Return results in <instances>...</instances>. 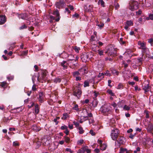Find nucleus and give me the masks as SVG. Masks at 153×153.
<instances>
[{"instance_id": "14", "label": "nucleus", "mask_w": 153, "mask_h": 153, "mask_svg": "<svg viewBox=\"0 0 153 153\" xmlns=\"http://www.w3.org/2000/svg\"><path fill=\"white\" fill-rule=\"evenodd\" d=\"M67 62V61H63L62 62L60 63V65L63 67V69L64 70L67 68L68 65Z\"/></svg>"}, {"instance_id": "58", "label": "nucleus", "mask_w": 153, "mask_h": 153, "mask_svg": "<svg viewBox=\"0 0 153 153\" xmlns=\"http://www.w3.org/2000/svg\"><path fill=\"white\" fill-rule=\"evenodd\" d=\"M142 13V11L140 10H139L138 11L136 12L137 15H140Z\"/></svg>"}, {"instance_id": "9", "label": "nucleus", "mask_w": 153, "mask_h": 153, "mask_svg": "<svg viewBox=\"0 0 153 153\" xmlns=\"http://www.w3.org/2000/svg\"><path fill=\"white\" fill-rule=\"evenodd\" d=\"M146 130L148 132L153 134V124H149L146 128Z\"/></svg>"}, {"instance_id": "19", "label": "nucleus", "mask_w": 153, "mask_h": 153, "mask_svg": "<svg viewBox=\"0 0 153 153\" xmlns=\"http://www.w3.org/2000/svg\"><path fill=\"white\" fill-rule=\"evenodd\" d=\"M143 54H142L141 57L138 58L137 59V62H138V64L139 65H140L142 64V62L143 61L144 59L143 58Z\"/></svg>"}, {"instance_id": "47", "label": "nucleus", "mask_w": 153, "mask_h": 153, "mask_svg": "<svg viewBox=\"0 0 153 153\" xmlns=\"http://www.w3.org/2000/svg\"><path fill=\"white\" fill-rule=\"evenodd\" d=\"M74 50H75V51L76 53H79V51L80 50V48H79L77 47V46H75L74 48Z\"/></svg>"}, {"instance_id": "64", "label": "nucleus", "mask_w": 153, "mask_h": 153, "mask_svg": "<svg viewBox=\"0 0 153 153\" xmlns=\"http://www.w3.org/2000/svg\"><path fill=\"white\" fill-rule=\"evenodd\" d=\"M123 64L124 65V67L125 68H126L128 66V65L127 63H125L124 61L123 62Z\"/></svg>"}, {"instance_id": "1", "label": "nucleus", "mask_w": 153, "mask_h": 153, "mask_svg": "<svg viewBox=\"0 0 153 153\" xmlns=\"http://www.w3.org/2000/svg\"><path fill=\"white\" fill-rule=\"evenodd\" d=\"M111 107L109 104H105L102 105L100 108V111L105 115L111 111Z\"/></svg>"}, {"instance_id": "59", "label": "nucleus", "mask_w": 153, "mask_h": 153, "mask_svg": "<svg viewBox=\"0 0 153 153\" xmlns=\"http://www.w3.org/2000/svg\"><path fill=\"white\" fill-rule=\"evenodd\" d=\"M74 124L76 126V127H78L79 126V124L77 122L74 121L73 122Z\"/></svg>"}, {"instance_id": "20", "label": "nucleus", "mask_w": 153, "mask_h": 153, "mask_svg": "<svg viewBox=\"0 0 153 153\" xmlns=\"http://www.w3.org/2000/svg\"><path fill=\"white\" fill-rule=\"evenodd\" d=\"M123 76L124 77H126L129 74L130 71L127 70H125L122 72Z\"/></svg>"}, {"instance_id": "54", "label": "nucleus", "mask_w": 153, "mask_h": 153, "mask_svg": "<svg viewBox=\"0 0 153 153\" xmlns=\"http://www.w3.org/2000/svg\"><path fill=\"white\" fill-rule=\"evenodd\" d=\"M100 28H102L104 26V24L103 23H100V24H98L97 25Z\"/></svg>"}, {"instance_id": "53", "label": "nucleus", "mask_w": 153, "mask_h": 153, "mask_svg": "<svg viewBox=\"0 0 153 153\" xmlns=\"http://www.w3.org/2000/svg\"><path fill=\"white\" fill-rule=\"evenodd\" d=\"M68 128V126L65 125H64L63 126H62L61 127V129L62 130H63L64 129H66Z\"/></svg>"}, {"instance_id": "3", "label": "nucleus", "mask_w": 153, "mask_h": 153, "mask_svg": "<svg viewBox=\"0 0 153 153\" xmlns=\"http://www.w3.org/2000/svg\"><path fill=\"white\" fill-rule=\"evenodd\" d=\"M67 62L68 66L72 68H74V66H76L77 63L76 60L73 59H68Z\"/></svg>"}, {"instance_id": "30", "label": "nucleus", "mask_w": 153, "mask_h": 153, "mask_svg": "<svg viewBox=\"0 0 153 153\" xmlns=\"http://www.w3.org/2000/svg\"><path fill=\"white\" fill-rule=\"evenodd\" d=\"M98 4L99 5L100 4L101 6L103 7H105V3L103 0H99Z\"/></svg>"}, {"instance_id": "5", "label": "nucleus", "mask_w": 153, "mask_h": 153, "mask_svg": "<svg viewBox=\"0 0 153 153\" xmlns=\"http://www.w3.org/2000/svg\"><path fill=\"white\" fill-rule=\"evenodd\" d=\"M138 7V4L137 2L133 1L130 5L129 9L132 11L137 9Z\"/></svg>"}, {"instance_id": "12", "label": "nucleus", "mask_w": 153, "mask_h": 153, "mask_svg": "<svg viewBox=\"0 0 153 153\" xmlns=\"http://www.w3.org/2000/svg\"><path fill=\"white\" fill-rule=\"evenodd\" d=\"M88 67L85 65L83 66L82 68L79 69V71L82 72V74H87L88 73Z\"/></svg>"}, {"instance_id": "36", "label": "nucleus", "mask_w": 153, "mask_h": 153, "mask_svg": "<svg viewBox=\"0 0 153 153\" xmlns=\"http://www.w3.org/2000/svg\"><path fill=\"white\" fill-rule=\"evenodd\" d=\"M61 81V79L58 77L56 78L53 80V82L55 83H59Z\"/></svg>"}, {"instance_id": "22", "label": "nucleus", "mask_w": 153, "mask_h": 153, "mask_svg": "<svg viewBox=\"0 0 153 153\" xmlns=\"http://www.w3.org/2000/svg\"><path fill=\"white\" fill-rule=\"evenodd\" d=\"M35 112L36 114H37L39 112V108L38 104L35 105Z\"/></svg>"}, {"instance_id": "13", "label": "nucleus", "mask_w": 153, "mask_h": 153, "mask_svg": "<svg viewBox=\"0 0 153 153\" xmlns=\"http://www.w3.org/2000/svg\"><path fill=\"white\" fill-rule=\"evenodd\" d=\"M6 22V17L5 16H0V25L4 24Z\"/></svg>"}, {"instance_id": "15", "label": "nucleus", "mask_w": 153, "mask_h": 153, "mask_svg": "<svg viewBox=\"0 0 153 153\" xmlns=\"http://www.w3.org/2000/svg\"><path fill=\"white\" fill-rule=\"evenodd\" d=\"M19 19L21 18L23 19H27L28 18V15L26 13H22L19 14Z\"/></svg>"}, {"instance_id": "57", "label": "nucleus", "mask_w": 153, "mask_h": 153, "mask_svg": "<svg viewBox=\"0 0 153 153\" xmlns=\"http://www.w3.org/2000/svg\"><path fill=\"white\" fill-rule=\"evenodd\" d=\"M94 122V120L93 119L91 118L89 119V123L90 124H91V123H93Z\"/></svg>"}, {"instance_id": "38", "label": "nucleus", "mask_w": 153, "mask_h": 153, "mask_svg": "<svg viewBox=\"0 0 153 153\" xmlns=\"http://www.w3.org/2000/svg\"><path fill=\"white\" fill-rule=\"evenodd\" d=\"M106 145L105 144H102L100 146V149L102 150H104L106 149Z\"/></svg>"}, {"instance_id": "28", "label": "nucleus", "mask_w": 153, "mask_h": 153, "mask_svg": "<svg viewBox=\"0 0 153 153\" xmlns=\"http://www.w3.org/2000/svg\"><path fill=\"white\" fill-rule=\"evenodd\" d=\"M45 75L44 74H43L42 75V77H41L40 78H39V75L38 76H37V80L40 82L41 81V79H42V80H45L46 79L45 78Z\"/></svg>"}, {"instance_id": "24", "label": "nucleus", "mask_w": 153, "mask_h": 153, "mask_svg": "<svg viewBox=\"0 0 153 153\" xmlns=\"http://www.w3.org/2000/svg\"><path fill=\"white\" fill-rule=\"evenodd\" d=\"M32 129L36 131H39L40 130V128L37 126L36 125H34L32 127Z\"/></svg>"}, {"instance_id": "43", "label": "nucleus", "mask_w": 153, "mask_h": 153, "mask_svg": "<svg viewBox=\"0 0 153 153\" xmlns=\"http://www.w3.org/2000/svg\"><path fill=\"white\" fill-rule=\"evenodd\" d=\"M123 85L121 83H120L117 87V88L118 89H122L123 88Z\"/></svg>"}, {"instance_id": "42", "label": "nucleus", "mask_w": 153, "mask_h": 153, "mask_svg": "<svg viewBox=\"0 0 153 153\" xmlns=\"http://www.w3.org/2000/svg\"><path fill=\"white\" fill-rule=\"evenodd\" d=\"M89 86V82L88 81H85L84 82V87H85Z\"/></svg>"}, {"instance_id": "55", "label": "nucleus", "mask_w": 153, "mask_h": 153, "mask_svg": "<svg viewBox=\"0 0 153 153\" xmlns=\"http://www.w3.org/2000/svg\"><path fill=\"white\" fill-rule=\"evenodd\" d=\"M149 69L151 72H152L153 71V65H150L149 67Z\"/></svg>"}, {"instance_id": "44", "label": "nucleus", "mask_w": 153, "mask_h": 153, "mask_svg": "<svg viewBox=\"0 0 153 153\" xmlns=\"http://www.w3.org/2000/svg\"><path fill=\"white\" fill-rule=\"evenodd\" d=\"M107 92L112 96L114 95V94L113 92L111 90H108Z\"/></svg>"}, {"instance_id": "23", "label": "nucleus", "mask_w": 153, "mask_h": 153, "mask_svg": "<svg viewBox=\"0 0 153 153\" xmlns=\"http://www.w3.org/2000/svg\"><path fill=\"white\" fill-rule=\"evenodd\" d=\"M87 146H85L83 147L80 149L79 150V153H84L85 152L86 148H87Z\"/></svg>"}, {"instance_id": "11", "label": "nucleus", "mask_w": 153, "mask_h": 153, "mask_svg": "<svg viewBox=\"0 0 153 153\" xmlns=\"http://www.w3.org/2000/svg\"><path fill=\"white\" fill-rule=\"evenodd\" d=\"M44 95L43 92H40L39 94L38 99L40 103H42L44 101Z\"/></svg>"}, {"instance_id": "29", "label": "nucleus", "mask_w": 153, "mask_h": 153, "mask_svg": "<svg viewBox=\"0 0 153 153\" xmlns=\"http://www.w3.org/2000/svg\"><path fill=\"white\" fill-rule=\"evenodd\" d=\"M112 74L114 75H118L119 74V72L116 70L114 69H112L111 70Z\"/></svg>"}, {"instance_id": "26", "label": "nucleus", "mask_w": 153, "mask_h": 153, "mask_svg": "<svg viewBox=\"0 0 153 153\" xmlns=\"http://www.w3.org/2000/svg\"><path fill=\"white\" fill-rule=\"evenodd\" d=\"M123 137H120L119 138L118 140H116L115 142V143L117 142L120 144H123L124 143V141L123 140Z\"/></svg>"}, {"instance_id": "31", "label": "nucleus", "mask_w": 153, "mask_h": 153, "mask_svg": "<svg viewBox=\"0 0 153 153\" xmlns=\"http://www.w3.org/2000/svg\"><path fill=\"white\" fill-rule=\"evenodd\" d=\"M7 83L5 82H0V86L2 88H4L7 86Z\"/></svg>"}, {"instance_id": "33", "label": "nucleus", "mask_w": 153, "mask_h": 153, "mask_svg": "<svg viewBox=\"0 0 153 153\" xmlns=\"http://www.w3.org/2000/svg\"><path fill=\"white\" fill-rule=\"evenodd\" d=\"M41 143L40 141H38L36 142L35 143V149H38L41 145Z\"/></svg>"}, {"instance_id": "51", "label": "nucleus", "mask_w": 153, "mask_h": 153, "mask_svg": "<svg viewBox=\"0 0 153 153\" xmlns=\"http://www.w3.org/2000/svg\"><path fill=\"white\" fill-rule=\"evenodd\" d=\"M19 143L17 141H14L13 143V146H19Z\"/></svg>"}, {"instance_id": "63", "label": "nucleus", "mask_w": 153, "mask_h": 153, "mask_svg": "<svg viewBox=\"0 0 153 153\" xmlns=\"http://www.w3.org/2000/svg\"><path fill=\"white\" fill-rule=\"evenodd\" d=\"M30 105H28V107L29 108H30L32 107L34 105V103L33 102H32L30 103Z\"/></svg>"}, {"instance_id": "8", "label": "nucleus", "mask_w": 153, "mask_h": 153, "mask_svg": "<svg viewBox=\"0 0 153 153\" xmlns=\"http://www.w3.org/2000/svg\"><path fill=\"white\" fill-rule=\"evenodd\" d=\"M138 44L140 46V48L142 49V52H145L146 49V44H145L144 42H138Z\"/></svg>"}, {"instance_id": "37", "label": "nucleus", "mask_w": 153, "mask_h": 153, "mask_svg": "<svg viewBox=\"0 0 153 153\" xmlns=\"http://www.w3.org/2000/svg\"><path fill=\"white\" fill-rule=\"evenodd\" d=\"M100 56H102L103 55L104 51L103 50H98L97 51V52Z\"/></svg>"}, {"instance_id": "62", "label": "nucleus", "mask_w": 153, "mask_h": 153, "mask_svg": "<svg viewBox=\"0 0 153 153\" xmlns=\"http://www.w3.org/2000/svg\"><path fill=\"white\" fill-rule=\"evenodd\" d=\"M148 42L149 43L152 44L153 43V39L152 38L149 39L148 40Z\"/></svg>"}, {"instance_id": "2", "label": "nucleus", "mask_w": 153, "mask_h": 153, "mask_svg": "<svg viewBox=\"0 0 153 153\" xmlns=\"http://www.w3.org/2000/svg\"><path fill=\"white\" fill-rule=\"evenodd\" d=\"M119 133V131L117 129L115 128L112 130L111 134L112 139L114 140H116L118 137Z\"/></svg>"}, {"instance_id": "49", "label": "nucleus", "mask_w": 153, "mask_h": 153, "mask_svg": "<svg viewBox=\"0 0 153 153\" xmlns=\"http://www.w3.org/2000/svg\"><path fill=\"white\" fill-rule=\"evenodd\" d=\"M59 119V117H57L56 118H55L54 120L53 121L55 122L56 123V125H57L58 124V121H57V120L58 119Z\"/></svg>"}, {"instance_id": "61", "label": "nucleus", "mask_w": 153, "mask_h": 153, "mask_svg": "<svg viewBox=\"0 0 153 153\" xmlns=\"http://www.w3.org/2000/svg\"><path fill=\"white\" fill-rule=\"evenodd\" d=\"M104 75V73H99L98 75V77L99 78H100L102 76H103Z\"/></svg>"}, {"instance_id": "40", "label": "nucleus", "mask_w": 153, "mask_h": 153, "mask_svg": "<svg viewBox=\"0 0 153 153\" xmlns=\"http://www.w3.org/2000/svg\"><path fill=\"white\" fill-rule=\"evenodd\" d=\"M78 129H79V134H83L84 131L83 129L82 128V127H79L78 128Z\"/></svg>"}, {"instance_id": "7", "label": "nucleus", "mask_w": 153, "mask_h": 153, "mask_svg": "<svg viewBox=\"0 0 153 153\" xmlns=\"http://www.w3.org/2000/svg\"><path fill=\"white\" fill-rule=\"evenodd\" d=\"M52 14L53 15H55L57 17V18L55 19L54 17H53V16H51V18L53 20H55V21L56 22H58L60 20V16H59V14L58 10H56L54 11L53 12Z\"/></svg>"}, {"instance_id": "50", "label": "nucleus", "mask_w": 153, "mask_h": 153, "mask_svg": "<svg viewBox=\"0 0 153 153\" xmlns=\"http://www.w3.org/2000/svg\"><path fill=\"white\" fill-rule=\"evenodd\" d=\"M83 140H80L77 142V144L79 145H81L83 143Z\"/></svg>"}, {"instance_id": "16", "label": "nucleus", "mask_w": 153, "mask_h": 153, "mask_svg": "<svg viewBox=\"0 0 153 153\" xmlns=\"http://www.w3.org/2000/svg\"><path fill=\"white\" fill-rule=\"evenodd\" d=\"M142 87L143 89L145 92L149 91L150 90V87L149 84L143 85Z\"/></svg>"}, {"instance_id": "56", "label": "nucleus", "mask_w": 153, "mask_h": 153, "mask_svg": "<svg viewBox=\"0 0 153 153\" xmlns=\"http://www.w3.org/2000/svg\"><path fill=\"white\" fill-rule=\"evenodd\" d=\"M104 75L108 76H111V74L109 73L108 71H106L105 73H104Z\"/></svg>"}, {"instance_id": "34", "label": "nucleus", "mask_w": 153, "mask_h": 153, "mask_svg": "<svg viewBox=\"0 0 153 153\" xmlns=\"http://www.w3.org/2000/svg\"><path fill=\"white\" fill-rule=\"evenodd\" d=\"M83 118H85V119H82V118H81L79 120V122L80 123H82L83 122L88 119L87 116H83Z\"/></svg>"}, {"instance_id": "48", "label": "nucleus", "mask_w": 153, "mask_h": 153, "mask_svg": "<svg viewBox=\"0 0 153 153\" xmlns=\"http://www.w3.org/2000/svg\"><path fill=\"white\" fill-rule=\"evenodd\" d=\"M64 138L65 139V141L66 143H69L70 142V139L69 137L66 136H65Z\"/></svg>"}, {"instance_id": "52", "label": "nucleus", "mask_w": 153, "mask_h": 153, "mask_svg": "<svg viewBox=\"0 0 153 153\" xmlns=\"http://www.w3.org/2000/svg\"><path fill=\"white\" fill-rule=\"evenodd\" d=\"M27 27L24 24L22 25V26H21L19 27L20 30L23 29H24L26 28Z\"/></svg>"}, {"instance_id": "17", "label": "nucleus", "mask_w": 153, "mask_h": 153, "mask_svg": "<svg viewBox=\"0 0 153 153\" xmlns=\"http://www.w3.org/2000/svg\"><path fill=\"white\" fill-rule=\"evenodd\" d=\"M42 143L43 145L47 146L49 144V141L47 140V139L46 138H43L42 140Z\"/></svg>"}, {"instance_id": "41", "label": "nucleus", "mask_w": 153, "mask_h": 153, "mask_svg": "<svg viewBox=\"0 0 153 153\" xmlns=\"http://www.w3.org/2000/svg\"><path fill=\"white\" fill-rule=\"evenodd\" d=\"M123 108L125 110L128 111L130 109V107L126 105H125L123 107Z\"/></svg>"}, {"instance_id": "4", "label": "nucleus", "mask_w": 153, "mask_h": 153, "mask_svg": "<svg viewBox=\"0 0 153 153\" xmlns=\"http://www.w3.org/2000/svg\"><path fill=\"white\" fill-rule=\"evenodd\" d=\"M105 53H107L108 56H113L116 53V51L114 48L111 47L107 50Z\"/></svg>"}, {"instance_id": "25", "label": "nucleus", "mask_w": 153, "mask_h": 153, "mask_svg": "<svg viewBox=\"0 0 153 153\" xmlns=\"http://www.w3.org/2000/svg\"><path fill=\"white\" fill-rule=\"evenodd\" d=\"M83 111L84 113H85V114L87 115V116L88 117H92L93 116V115L91 113H88L87 110L86 109L84 110Z\"/></svg>"}, {"instance_id": "27", "label": "nucleus", "mask_w": 153, "mask_h": 153, "mask_svg": "<svg viewBox=\"0 0 153 153\" xmlns=\"http://www.w3.org/2000/svg\"><path fill=\"white\" fill-rule=\"evenodd\" d=\"M72 73L73 76L75 78L79 76V75H80V73L78 71H75Z\"/></svg>"}, {"instance_id": "39", "label": "nucleus", "mask_w": 153, "mask_h": 153, "mask_svg": "<svg viewBox=\"0 0 153 153\" xmlns=\"http://www.w3.org/2000/svg\"><path fill=\"white\" fill-rule=\"evenodd\" d=\"M126 24L127 25L129 26H132L133 25V22L131 21H127L126 22Z\"/></svg>"}, {"instance_id": "60", "label": "nucleus", "mask_w": 153, "mask_h": 153, "mask_svg": "<svg viewBox=\"0 0 153 153\" xmlns=\"http://www.w3.org/2000/svg\"><path fill=\"white\" fill-rule=\"evenodd\" d=\"M32 90L33 91H35L36 90V85L35 84H34L32 87Z\"/></svg>"}, {"instance_id": "35", "label": "nucleus", "mask_w": 153, "mask_h": 153, "mask_svg": "<svg viewBox=\"0 0 153 153\" xmlns=\"http://www.w3.org/2000/svg\"><path fill=\"white\" fill-rule=\"evenodd\" d=\"M146 19L147 20H153V13L149 14V16L146 17Z\"/></svg>"}, {"instance_id": "32", "label": "nucleus", "mask_w": 153, "mask_h": 153, "mask_svg": "<svg viewBox=\"0 0 153 153\" xmlns=\"http://www.w3.org/2000/svg\"><path fill=\"white\" fill-rule=\"evenodd\" d=\"M69 117V115L67 113H65L63 114V116L62 117V119L65 120Z\"/></svg>"}, {"instance_id": "46", "label": "nucleus", "mask_w": 153, "mask_h": 153, "mask_svg": "<svg viewBox=\"0 0 153 153\" xmlns=\"http://www.w3.org/2000/svg\"><path fill=\"white\" fill-rule=\"evenodd\" d=\"M127 150L126 149L120 148V153H124V152L127 151Z\"/></svg>"}, {"instance_id": "18", "label": "nucleus", "mask_w": 153, "mask_h": 153, "mask_svg": "<svg viewBox=\"0 0 153 153\" xmlns=\"http://www.w3.org/2000/svg\"><path fill=\"white\" fill-rule=\"evenodd\" d=\"M98 102L96 98H94V100H93L92 102L91 103V104H92L94 108H95L97 106Z\"/></svg>"}, {"instance_id": "6", "label": "nucleus", "mask_w": 153, "mask_h": 153, "mask_svg": "<svg viewBox=\"0 0 153 153\" xmlns=\"http://www.w3.org/2000/svg\"><path fill=\"white\" fill-rule=\"evenodd\" d=\"M56 6L59 9L62 8L65 5V3L63 0H59L56 2Z\"/></svg>"}, {"instance_id": "45", "label": "nucleus", "mask_w": 153, "mask_h": 153, "mask_svg": "<svg viewBox=\"0 0 153 153\" xmlns=\"http://www.w3.org/2000/svg\"><path fill=\"white\" fill-rule=\"evenodd\" d=\"M73 108V109L75 110L76 111H78L79 110L78 105L77 104L75 105L74 106Z\"/></svg>"}, {"instance_id": "21", "label": "nucleus", "mask_w": 153, "mask_h": 153, "mask_svg": "<svg viewBox=\"0 0 153 153\" xmlns=\"http://www.w3.org/2000/svg\"><path fill=\"white\" fill-rule=\"evenodd\" d=\"M97 47V45L95 44L94 43H92L91 45V47L93 51H94L97 52V50L96 48Z\"/></svg>"}, {"instance_id": "10", "label": "nucleus", "mask_w": 153, "mask_h": 153, "mask_svg": "<svg viewBox=\"0 0 153 153\" xmlns=\"http://www.w3.org/2000/svg\"><path fill=\"white\" fill-rule=\"evenodd\" d=\"M82 91L79 89H78L76 91H74L73 92L74 95L76 96L78 98H79L81 96L82 94Z\"/></svg>"}]
</instances>
